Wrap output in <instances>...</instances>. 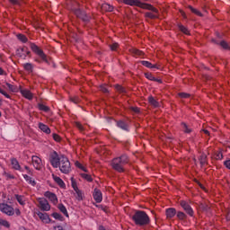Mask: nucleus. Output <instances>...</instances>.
Listing matches in <instances>:
<instances>
[{"mask_svg": "<svg viewBox=\"0 0 230 230\" xmlns=\"http://www.w3.org/2000/svg\"><path fill=\"white\" fill-rule=\"evenodd\" d=\"M178 28L181 33H184L185 35H190V31L188 28H186L182 23H178Z\"/></svg>", "mask_w": 230, "mask_h": 230, "instance_id": "obj_32", "label": "nucleus"}, {"mask_svg": "<svg viewBox=\"0 0 230 230\" xmlns=\"http://www.w3.org/2000/svg\"><path fill=\"white\" fill-rule=\"evenodd\" d=\"M39 128H40L41 131L45 134H51V129L49 128V127L42 122L39 123Z\"/></svg>", "mask_w": 230, "mask_h": 230, "instance_id": "obj_23", "label": "nucleus"}, {"mask_svg": "<svg viewBox=\"0 0 230 230\" xmlns=\"http://www.w3.org/2000/svg\"><path fill=\"white\" fill-rule=\"evenodd\" d=\"M51 217H53V218H55L56 220H59L60 222H64V217H62V215L54 212L52 213Z\"/></svg>", "mask_w": 230, "mask_h": 230, "instance_id": "obj_36", "label": "nucleus"}, {"mask_svg": "<svg viewBox=\"0 0 230 230\" xmlns=\"http://www.w3.org/2000/svg\"><path fill=\"white\" fill-rule=\"evenodd\" d=\"M22 66L23 69H25L27 73H33V65L31 63H25Z\"/></svg>", "mask_w": 230, "mask_h": 230, "instance_id": "obj_31", "label": "nucleus"}, {"mask_svg": "<svg viewBox=\"0 0 230 230\" xmlns=\"http://www.w3.org/2000/svg\"><path fill=\"white\" fill-rule=\"evenodd\" d=\"M101 8L102 12H112L114 10V7L109 4H102Z\"/></svg>", "mask_w": 230, "mask_h": 230, "instance_id": "obj_29", "label": "nucleus"}, {"mask_svg": "<svg viewBox=\"0 0 230 230\" xmlns=\"http://www.w3.org/2000/svg\"><path fill=\"white\" fill-rule=\"evenodd\" d=\"M75 193L77 195V200H84V197L82 195V190H80V189L75 190Z\"/></svg>", "mask_w": 230, "mask_h": 230, "instance_id": "obj_52", "label": "nucleus"}, {"mask_svg": "<svg viewBox=\"0 0 230 230\" xmlns=\"http://www.w3.org/2000/svg\"><path fill=\"white\" fill-rule=\"evenodd\" d=\"M14 197H15L17 202H18L21 206H25V205H26V199H24V196L19 195V194H15Z\"/></svg>", "mask_w": 230, "mask_h": 230, "instance_id": "obj_26", "label": "nucleus"}, {"mask_svg": "<svg viewBox=\"0 0 230 230\" xmlns=\"http://www.w3.org/2000/svg\"><path fill=\"white\" fill-rule=\"evenodd\" d=\"M75 166L80 170H83V172H87V169L84 167V165L80 162H75Z\"/></svg>", "mask_w": 230, "mask_h": 230, "instance_id": "obj_50", "label": "nucleus"}, {"mask_svg": "<svg viewBox=\"0 0 230 230\" xmlns=\"http://www.w3.org/2000/svg\"><path fill=\"white\" fill-rule=\"evenodd\" d=\"M100 91L103 93L104 94H109V89L106 85L102 84L100 86Z\"/></svg>", "mask_w": 230, "mask_h": 230, "instance_id": "obj_48", "label": "nucleus"}, {"mask_svg": "<svg viewBox=\"0 0 230 230\" xmlns=\"http://www.w3.org/2000/svg\"><path fill=\"white\" fill-rule=\"evenodd\" d=\"M17 38H18V40H21V42H23V43L28 42V38L24 34H18Z\"/></svg>", "mask_w": 230, "mask_h": 230, "instance_id": "obj_42", "label": "nucleus"}, {"mask_svg": "<svg viewBox=\"0 0 230 230\" xmlns=\"http://www.w3.org/2000/svg\"><path fill=\"white\" fill-rule=\"evenodd\" d=\"M132 220L135 222L136 226H139L140 227L150 224V217H148V214L143 210H137L132 216Z\"/></svg>", "mask_w": 230, "mask_h": 230, "instance_id": "obj_2", "label": "nucleus"}, {"mask_svg": "<svg viewBox=\"0 0 230 230\" xmlns=\"http://www.w3.org/2000/svg\"><path fill=\"white\" fill-rule=\"evenodd\" d=\"M100 208V209H102V211H104V213H109V207L107 206H103V205H99L97 206Z\"/></svg>", "mask_w": 230, "mask_h": 230, "instance_id": "obj_57", "label": "nucleus"}, {"mask_svg": "<svg viewBox=\"0 0 230 230\" xmlns=\"http://www.w3.org/2000/svg\"><path fill=\"white\" fill-rule=\"evenodd\" d=\"M117 127H119V128H121L122 130H126V132H128V124L124 120L117 121Z\"/></svg>", "mask_w": 230, "mask_h": 230, "instance_id": "obj_21", "label": "nucleus"}, {"mask_svg": "<svg viewBox=\"0 0 230 230\" xmlns=\"http://www.w3.org/2000/svg\"><path fill=\"white\" fill-rule=\"evenodd\" d=\"M212 159H215V161H222V159H224V153L222 148L213 152Z\"/></svg>", "mask_w": 230, "mask_h": 230, "instance_id": "obj_15", "label": "nucleus"}, {"mask_svg": "<svg viewBox=\"0 0 230 230\" xmlns=\"http://www.w3.org/2000/svg\"><path fill=\"white\" fill-rule=\"evenodd\" d=\"M219 46H221V48H223V49H227L228 51H230L229 43H227L226 40H221L219 43Z\"/></svg>", "mask_w": 230, "mask_h": 230, "instance_id": "obj_37", "label": "nucleus"}, {"mask_svg": "<svg viewBox=\"0 0 230 230\" xmlns=\"http://www.w3.org/2000/svg\"><path fill=\"white\" fill-rule=\"evenodd\" d=\"M17 55L20 56L21 58L24 57H30L31 58V52L28 49V47H22L17 50Z\"/></svg>", "mask_w": 230, "mask_h": 230, "instance_id": "obj_12", "label": "nucleus"}, {"mask_svg": "<svg viewBox=\"0 0 230 230\" xmlns=\"http://www.w3.org/2000/svg\"><path fill=\"white\" fill-rule=\"evenodd\" d=\"M52 137L54 141H57V143H60V141H62V137H60V136L57 133H53Z\"/></svg>", "mask_w": 230, "mask_h": 230, "instance_id": "obj_46", "label": "nucleus"}, {"mask_svg": "<svg viewBox=\"0 0 230 230\" xmlns=\"http://www.w3.org/2000/svg\"><path fill=\"white\" fill-rule=\"evenodd\" d=\"M178 96H179V98H182L184 100H186L188 98H191V94L186 93H179Z\"/></svg>", "mask_w": 230, "mask_h": 230, "instance_id": "obj_44", "label": "nucleus"}, {"mask_svg": "<svg viewBox=\"0 0 230 230\" xmlns=\"http://www.w3.org/2000/svg\"><path fill=\"white\" fill-rule=\"evenodd\" d=\"M5 85L8 87L9 91H11V93H19V88H17L16 85H13L10 83H6Z\"/></svg>", "mask_w": 230, "mask_h": 230, "instance_id": "obj_34", "label": "nucleus"}, {"mask_svg": "<svg viewBox=\"0 0 230 230\" xmlns=\"http://www.w3.org/2000/svg\"><path fill=\"white\" fill-rule=\"evenodd\" d=\"M9 3L13 4V6H21L22 1L19 0H9Z\"/></svg>", "mask_w": 230, "mask_h": 230, "instance_id": "obj_45", "label": "nucleus"}, {"mask_svg": "<svg viewBox=\"0 0 230 230\" xmlns=\"http://www.w3.org/2000/svg\"><path fill=\"white\" fill-rule=\"evenodd\" d=\"M180 206L182 208V209L189 215V217H194L195 212L193 211V208H191V205L186 200H181Z\"/></svg>", "mask_w": 230, "mask_h": 230, "instance_id": "obj_9", "label": "nucleus"}, {"mask_svg": "<svg viewBox=\"0 0 230 230\" xmlns=\"http://www.w3.org/2000/svg\"><path fill=\"white\" fill-rule=\"evenodd\" d=\"M180 13H181V17H183V19H188V16L186 15V13H184V11L180 10Z\"/></svg>", "mask_w": 230, "mask_h": 230, "instance_id": "obj_61", "label": "nucleus"}, {"mask_svg": "<svg viewBox=\"0 0 230 230\" xmlns=\"http://www.w3.org/2000/svg\"><path fill=\"white\" fill-rule=\"evenodd\" d=\"M58 168H59L61 173H69L71 172V162L69 161V158L66 155H61Z\"/></svg>", "mask_w": 230, "mask_h": 230, "instance_id": "obj_4", "label": "nucleus"}, {"mask_svg": "<svg viewBox=\"0 0 230 230\" xmlns=\"http://www.w3.org/2000/svg\"><path fill=\"white\" fill-rule=\"evenodd\" d=\"M110 48H111V51H118V48H119V44L113 43V44L110 45Z\"/></svg>", "mask_w": 230, "mask_h": 230, "instance_id": "obj_51", "label": "nucleus"}, {"mask_svg": "<svg viewBox=\"0 0 230 230\" xmlns=\"http://www.w3.org/2000/svg\"><path fill=\"white\" fill-rule=\"evenodd\" d=\"M0 94H3L5 98H8V99L12 98L10 94H8V93H6V91L3 90L1 87H0Z\"/></svg>", "mask_w": 230, "mask_h": 230, "instance_id": "obj_56", "label": "nucleus"}, {"mask_svg": "<svg viewBox=\"0 0 230 230\" xmlns=\"http://www.w3.org/2000/svg\"><path fill=\"white\" fill-rule=\"evenodd\" d=\"M75 125L76 128H78V130H80V132H84V126L82 125V123L75 122Z\"/></svg>", "mask_w": 230, "mask_h": 230, "instance_id": "obj_53", "label": "nucleus"}, {"mask_svg": "<svg viewBox=\"0 0 230 230\" xmlns=\"http://www.w3.org/2000/svg\"><path fill=\"white\" fill-rule=\"evenodd\" d=\"M115 89L118 93H119V94H126L127 93V90L125 89V87H123L119 84H116Z\"/></svg>", "mask_w": 230, "mask_h": 230, "instance_id": "obj_35", "label": "nucleus"}, {"mask_svg": "<svg viewBox=\"0 0 230 230\" xmlns=\"http://www.w3.org/2000/svg\"><path fill=\"white\" fill-rule=\"evenodd\" d=\"M3 226L4 227H6L7 229H10V223L7 220H4L3 218H0V226Z\"/></svg>", "mask_w": 230, "mask_h": 230, "instance_id": "obj_41", "label": "nucleus"}, {"mask_svg": "<svg viewBox=\"0 0 230 230\" xmlns=\"http://www.w3.org/2000/svg\"><path fill=\"white\" fill-rule=\"evenodd\" d=\"M187 8H188L189 10H190V12H191L192 13H194L195 15H198V17H203V16H204V14H202V13H200V11H199L198 9H195V8H194L193 6H191V5H188Z\"/></svg>", "mask_w": 230, "mask_h": 230, "instance_id": "obj_27", "label": "nucleus"}, {"mask_svg": "<svg viewBox=\"0 0 230 230\" xmlns=\"http://www.w3.org/2000/svg\"><path fill=\"white\" fill-rule=\"evenodd\" d=\"M181 128H182V130H183V132H184L185 134H191L192 130H191V128L188 126L187 123L181 122Z\"/></svg>", "mask_w": 230, "mask_h": 230, "instance_id": "obj_30", "label": "nucleus"}, {"mask_svg": "<svg viewBox=\"0 0 230 230\" xmlns=\"http://www.w3.org/2000/svg\"><path fill=\"white\" fill-rule=\"evenodd\" d=\"M37 202L38 208L41 211H49V209H51V205H49V202L45 198H38Z\"/></svg>", "mask_w": 230, "mask_h": 230, "instance_id": "obj_6", "label": "nucleus"}, {"mask_svg": "<svg viewBox=\"0 0 230 230\" xmlns=\"http://www.w3.org/2000/svg\"><path fill=\"white\" fill-rule=\"evenodd\" d=\"M147 102L150 103V105H152V107H155V109L159 107V102H157V100H155V98H154L152 95L147 98Z\"/></svg>", "mask_w": 230, "mask_h": 230, "instance_id": "obj_24", "label": "nucleus"}, {"mask_svg": "<svg viewBox=\"0 0 230 230\" xmlns=\"http://www.w3.org/2000/svg\"><path fill=\"white\" fill-rule=\"evenodd\" d=\"M70 102H72V103H75V104H78L80 103V98L78 97H70Z\"/></svg>", "mask_w": 230, "mask_h": 230, "instance_id": "obj_54", "label": "nucleus"}, {"mask_svg": "<svg viewBox=\"0 0 230 230\" xmlns=\"http://www.w3.org/2000/svg\"><path fill=\"white\" fill-rule=\"evenodd\" d=\"M24 168L27 171V173H29V175H33V171L30 169L28 165H25Z\"/></svg>", "mask_w": 230, "mask_h": 230, "instance_id": "obj_59", "label": "nucleus"}, {"mask_svg": "<svg viewBox=\"0 0 230 230\" xmlns=\"http://www.w3.org/2000/svg\"><path fill=\"white\" fill-rule=\"evenodd\" d=\"M38 109H40V111H42L43 112H49V107H48L42 103H40L38 105Z\"/></svg>", "mask_w": 230, "mask_h": 230, "instance_id": "obj_40", "label": "nucleus"}, {"mask_svg": "<svg viewBox=\"0 0 230 230\" xmlns=\"http://www.w3.org/2000/svg\"><path fill=\"white\" fill-rule=\"evenodd\" d=\"M44 197H46V199H49V200H50V202H52L54 206H57V204H58V198L57 197V194L51 191H46L44 193Z\"/></svg>", "mask_w": 230, "mask_h": 230, "instance_id": "obj_10", "label": "nucleus"}, {"mask_svg": "<svg viewBox=\"0 0 230 230\" xmlns=\"http://www.w3.org/2000/svg\"><path fill=\"white\" fill-rule=\"evenodd\" d=\"M128 111H130V112H134V114H139V112H141V110L139 108L134 106H130L128 108Z\"/></svg>", "mask_w": 230, "mask_h": 230, "instance_id": "obj_43", "label": "nucleus"}, {"mask_svg": "<svg viewBox=\"0 0 230 230\" xmlns=\"http://www.w3.org/2000/svg\"><path fill=\"white\" fill-rule=\"evenodd\" d=\"M200 208L202 209V211H209L210 209L209 205L208 204H201Z\"/></svg>", "mask_w": 230, "mask_h": 230, "instance_id": "obj_55", "label": "nucleus"}, {"mask_svg": "<svg viewBox=\"0 0 230 230\" xmlns=\"http://www.w3.org/2000/svg\"><path fill=\"white\" fill-rule=\"evenodd\" d=\"M14 213H15L16 217H21V209L15 208Z\"/></svg>", "mask_w": 230, "mask_h": 230, "instance_id": "obj_62", "label": "nucleus"}, {"mask_svg": "<svg viewBox=\"0 0 230 230\" xmlns=\"http://www.w3.org/2000/svg\"><path fill=\"white\" fill-rule=\"evenodd\" d=\"M177 218H179V220H186V218H188V216H186L182 211H178Z\"/></svg>", "mask_w": 230, "mask_h": 230, "instance_id": "obj_39", "label": "nucleus"}, {"mask_svg": "<svg viewBox=\"0 0 230 230\" xmlns=\"http://www.w3.org/2000/svg\"><path fill=\"white\" fill-rule=\"evenodd\" d=\"M11 164L13 166V170H17L18 172H24L17 158H11Z\"/></svg>", "mask_w": 230, "mask_h": 230, "instance_id": "obj_16", "label": "nucleus"}, {"mask_svg": "<svg viewBox=\"0 0 230 230\" xmlns=\"http://www.w3.org/2000/svg\"><path fill=\"white\" fill-rule=\"evenodd\" d=\"M49 163L53 168H58V164H60V156H58V153H57V151L50 154Z\"/></svg>", "mask_w": 230, "mask_h": 230, "instance_id": "obj_7", "label": "nucleus"}, {"mask_svg": "<svg viewBox=\"0 0 230 230\" xmlns=\"http://www.w3.org/2000/svg\"><path fill=\"white\" fill-rule=\"evenodd\" d=\"M36 215L39 217L41 222H43V224H51V218H49V215H48V213L39 211L36 213Z\"/></svg>", "mask_w": 230, "mask_h": 230, "instance_id": "obj_14", "label": "nucleus"}, {"mask_svg": "<svg viewBox=\"0 0 230 230\" xmlns=\"http://www.w3.org/2000/svg\"><path fill=\"white\" fill-rule=\"evenodd\" d=\"M32 164L35 170H42V160L37 155H32L31 157Z\"/></svg>", "mask_w": 230, "mask_h": 230, "instance_id": "obj_11", "label": "nucleus"}, {"mask_svg": "<svg viewBox=\"0 0 230 230\" xmlns=\"http://www.w3.org/2000/svg\"><path fill=\"white\" fill-rule=\"evenodd\" d=\"M130 163V158L127 154L115 157L111 160V168L119 173H125V166Z\"/></svg>", "mask_w": 230, "mask_h": 230, "instance_id": "obj_1", "label": "nucleus"}, {"mask_svg": "<svg viewBox=\"0 0 230 230\" xmlns=\"http://www.w3.org/2000/svg\"><path fill=\"white\" fill-rule=\"evenodd\" d=\"M98 230H107V229H105V226H99Z\"/></svg>", "mask_w": 230, "mask_h": 230, "instance_id": "obj_63", "label": "nucleus"}, {"mask_svg": "<svg viewBox=\"0 0 230 230\" xmlns=\"http://www.w3.org/2000/svg\"><path fill=\"white\" fill-rule=\"evenodd\" d=\"M93 197L97 204H100V202L103 200V195L102 194V190H100V189L95 188L93 190Z\"/></svg>", "mask_w": 230, "mask_h": 230, "instance_id": "obj_13", "label": "nucleus"}, {"mask_svg": "<svg viewBox=\"0 0 230 230\" xmlns=\"http://www.w3.org/2000/svg\"><path fill=\"white\" fill-rule=\"evenodd\" d=\"M58 209H59V211L61 213H63V215H65V217H66L67 218H69V213H67V208H66V206H64V204L59 203L58 205Z\"/></svg>", "mask_w": 230, "mask_h": 230, "instance_id": "obj_25", "label": "nucleus"}, {"mask_svg": "<svg viewBox=\"0 0 230 230\" xmlns=\"http://www.w3.org/2000/svg\"><path fill=\"white\" fill-rule=\"evenodd\" d=\"M199 161L201 166H206V164H208V155L206 153H202L199 158Z\"/></svg>", "mask_w": 230, "mask_h": 230, "instance_id": "obj_22", "label": "nucleus"}, {"mask_svg": "<svg viewBox=\"0 0 230 230\" xmlns=\"http://www.w3.org/2000/svg\"><path fill=\"white\" fill-rule=\"evenodd\" d=\"M74 13L78 17V19H82L84 22H89L91 21V16L88 15L85 11H82L81 9H74Z\"/></svg>", "mask_w": 230, "mask_h": 230, "instance_id": "obj_8", "label": "nucleus"}, {"mask_svg": "<svg viewBox=\"0 0 230 230\" xmlns=\"http://www.w3.org/2000/svg\"><path fill=\"white\" fill-rule=\"evenodd\" d=\"M20 93L23 98H26V100H33V93L28 89H22L20 90Z\"/></svg>", "mask_w": 230, "mask_h": 230, "instance_id": "obj_17", "label": "nucleus"}, {"mask_svg": "<svg viewBox=\"0 0 230 230\" xmlns=\"http://www.w3.org/2000/svg\"><path fill=\"white\" fill-rule=\"evenodd\" d=\"M140 64L148 69H159V66H157V64L153 65L149 61H140Z\"/></svg>", "mask_w": 230, "mask_h": 230, "instance_id": "obj_20", "label": "nucleus"}, {"mask_svg": "<svg viewBox=\"0 0 230 230\" xmlns=\"http://www.w3.org/2000/svg\"><path fill=\"white\" fill-rule=\"evenodd\" d=\"M4 75V71L2 67H0V75Z\"/></svg>", "mask_w": 230, "mask_h": 230, "instance_id": "obj_64", "label": "nucleus"}, {"mask_svg": "<svg viewBox=\"0 0 230 230\" xmlns=\"http://www.w3.org/2000/svg\"><path fill=\"white\" fill-rule=\"evenodd\" d=\"M145 76L146 78H147V80H151V82H154V80H155V77L154 76V75H152V73H145Z\"/></svg>", "mask_w": 230, "mask_h": 230, "instance_id": "obj_47", "label": "nucleus"}, {"mask_svg": "<svg viewBox=\"0 0 230 230\" xmlns=\"http://www.w3.org/2000/svg\"><path fill=\"white\" fill-rule=\"evenodd\" d=\"M29 46L31 51L35 53V55H38V57H40V59H35V62H38V64H42V62H45L46 64H49V61L48 60V55H46V53H44V50L40 49V47L37 46V44L33 42H29Z\"/></svg>", "mask_w": 230, "mask_h": 230, "instance_id": "obj_3", "label": "nucleus"}, {"mask_svg": "<svg viewBox=\"0 0 230 230\" xmlns=\"http://www.w3.org/2000/svg\"><path fill=\"white\" fill-rule=\"evenodd\" d=\"M129 53H131V55H133V57H145V52H143L136 48L130 49Z\"/></svg>", "mask_w": 230, "mask_h": 230, "instance_id": "obj_19", "label": "nucleus"}, {"mask_svg": "<svg viewBox=\"0 0 230 230\" xmlns=\"http://www.w3.org/2000/svg\"><path fill=\"white\" fill-rule=\"evenodd\" d=\"M80 175L82 179H84V181H87L88 182H93V177L90 174L81 173Z\"/></svg>", "mask_w": 230, "mask_h": 230, "instance_id": "obj_38", "label": "nucleus"}, {"mask_svg": "<svg viewBox=\"0 0 230 230\" xmlns=\"http://www.w3.org/2000/svg\"><path fill=\"white\" fill-rule=\"evenodd\" d=\"M0 211L7 217H13L15 215V209L7 203H0Z\"/></svg>", "mask_w": 230, "mask_h": 230, "instance_id": "obj_5", "label": "nucleus"}, {"mask_svg": "<svg viewBox=\"0 0 230 230\" xmlns=\"http://www.w3.org/2000/svg\"><path fill=\"white\" fill-rule=\"evenodd\" d=\"M224 165L226 166V168H227L228 170H230V160H226L224 162Z\"/></svg>", "mask_w": 230, "mask_h": 230, "instance_id": "obj_60", "label": "nucleus"}, {"mask_svg": "<svg viewBox=\"0 0 230 230\" xmlns=\"http://www.w3.org/2000/svg\"><path fill=\"white\" fill-rule=\"evenodd\" d=\"M3 175L8 180V179H15V176L10 172H4Z\"/></svg>", "mask_w": 230, "mask_h": 230, "instance_id": "obj_49", "label": "nucleus"}, {"mask_svg": "<svg viewBox=\"0 0 230 230\" xmlns=\"http://www.w3.org/2000/svg\"><path fill=\"white\" fill-rule=\"evenodd\" d=\"M54 181L55 182H57V184H58L60 188H64L66 186V183L64 182V181L61 180V178L58 176H54Z\"/></svg>", "mask_w": 230, "mask_h": 230, "instance_id": "obj_33", "label": "nucleus"}, {"mask_svg": "<svg viewBox=\"0 0 230 230\" xmlns=\"http://www.w3.org/2000/svg\"><path fill=\"white\" fill-rule=\"evenodd\" d=\"M165 215H166V217L170 220L177 215V209L173 208H169L165 210Z\"/></svg>", "mask_w": 230, "mask_h": 230, "instance_id": "obj_18", "label": "nucleus"}, {"mask_svg": "<svg viewBox=\"0 0 230 230\" xmlns=\"http://www.w3.org/2000/svg\"><path fill=\"white\" fill-rule=\"evenodd\" d=\"M72 188L74 189L75 191H77L78 190V185L76 184V181L72 178Z\"/></svg>", "mask_w": 230, "mask_h": 230, "instance_id": "obj_58", "label": "nucleus"}, {"mask_svg": "<svg viewBox=\"0 0 230 230\" xmlns=\"http://www.w3.org/2000/svg\"><path fill=\"white\" fill-rule=\"evenodd\" d=\"M23 178L25 179L26 182H28V184H31V186H37V181L32 180L31 177L28 176V174H23Z\"/></svg>", "mask_w": 230, "mask_h": 230, "instance_id": "obj_28", "label": "nucleus"}]
</instances>
